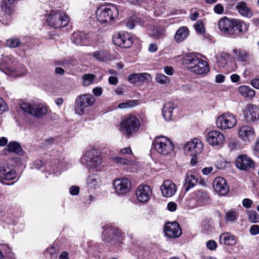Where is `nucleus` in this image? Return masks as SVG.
<instances>
[{"label":"nucleus","mask_w":259,"mask_h":259,"mask_svg":"<svg viewBox=\"0 0 259 259\" xmlns=\"http://www.w3.org/2000/svg\"><path fill=\"white\" fill-rule=\"evenodd\" d=\"M164 72L167 75H171L173 74L174 70L171 67L165 66L164 68Z\"/></svg>","instance_id":"nucleus-64"},{"label":"nucleus","mask_w":259,"mask_h":259,"mask_svg":"<svg viewBox=\"0 0 259 259\" xmlns=\"http://www.w3.org/2000/svg\"><path fill=\"white\" fill-rule=\"evenodd\" d=\"M20 107L24 112L38 118L45 116L48 112L47 106L42 103L31 105L26 102L21 101L20 103Z\"/></svg>","instance_id":"nucleus-6"},{"label":"nucleus","mask_w":259,"mask_h":259,"mask_svg":"<svg viewBox=\"0 0 259 259\" xmlns=\"http://www.w3.org/2000/svg\"><path fill=\"white\" fill-rule=\"evenodd\" d=\"M150 76V74L147 73H133L128 76V79L132 83L138 82H144L148 81V77Z\"/></svg>","instance_id":"nucleus-28"},{"label":"nucleus","mask_w":259,"mask_h":259,"mask_svg":"<svg viewBox=\"0 0 259 259\" xmlns=\"http://www.w3.org/2000/svg\"><path fill=\"white\" fill-rule=\"evenodd\" d=\"M14 0L3 1L0 11V17L2 19L3 23L5 21L11 19V15L12 13V3Z\"/></svg>","instance_id":"nucleus-21"},{"label":"nucleus","mask_w":259,"mask_h":259,"mask_svg":"<svg viewBox=\"0 0 259 259\" xmlns=\"http://www.w3.org/2000/svg\"><path fill=\"white\" fill-rule=\"evenodd\" d=\"M112 40L114 45L123 48H128L133 44L132 36L128 32L116 33L113 35Z\"/></svg>","instance_id":"nucleus-12"},{"label":"nucleus","mask_w":259,"mask_h":259,"mask_svg":"<svg viewBox=\"0 0 259 259\" xmlns=\"http://www.w3.org/2000/svg\"><path fill=\"white\" fill-rule=\"evenodd\" d=\"M120 153L121 154H123V155H124L126 154H132V151L130 147H126V148H124L121 149L120 151Z\"/></svg>","instance_id":"nucleus-62"},{"label":"nucleus","mask_w":259,"mask_h":259,"mask_svg":"<svg viewBox=\"0 0 259 259\" xmlns=\"http://www.w3.org/2000/svg\"><path fill=\"white\" fill-rule=\"evenodd\" d=\"M49 25L55 28L67 26L69 22L68 15L64 12L60 10L51 11L47 19Z\"/></svg>","instance_id":"nucleus-5"},{"label":"nucleus","mask_w":259,"mask_h":259,"mask_svg":"<svg viewBox=\"0 0 259 259\" xmlns=\"http://www.w3.org/2000/svg\"><path fill=\"white\" fill-rule=\"evenodd\" d=\"M8 109V107L5 101L0 98V114L3 113Z\"/></svg>","instance_id":"nucleus-51"},{"label":"nucleus","mask_w":259,"mask_h":259,"mask_svg":"<svg viewBox=\"0 0 259 259\" xmlns=\"http://www.w3.org/2000/svg\"><path fill=\"white\" fill-rule=\"evenodd\" d=\"M213 187L214 190L221 195H226L229 191L226 180L222 177H217L214 179Z\"/></svg>","instance_id":"nucleus-22"},{"label":"nucleus","mask_w":259,"mask_h":259,"mask_svg":"<svg viewBox=\"0 0 259 259\" xmlns=\"http://www.w3.org/2000/svg\"><path fill=\"white\" fill-rule=\"evenodd\" d=\"M140 123L135 116L127 115L124 117L120 123L119 131L127 137L136 133L139 130Z\"/></svg>","instance_id":"nucleus-4"},{"label":"nucleus","mask_w":259,"mask_h":259,"mask_svg":"<svg viewBox=\"0 0 259 259\" xmlns=\"http://www.w3.org/2000/svg\"><path fill=\"white\" fill-rule=\"evenodd\" d=\"M234 52L237 57L238 60L242 62H246L249 59V55L244 50H234Z\"/></svg>","instance_id":"nucleus-39"},{"label":"nucleus","mask_w":259,"mask_h":259,"mask_svg":"<svg viewBox=\"0 0 259 259\" xmlns=\"http://www.w3.org/2000/svg\"><path fill=\"white\" fill-rule=\"evenodd\" d=\"M167 209L170 211H174L176 210L177 204L174 202H170L167 204Z\"/></svg>","instance_id":"nucleus-57"},{"label":"nucleus","mask_w":259,"mask_h":259,"mask_svg":"<svg viewBox=\"0 0 259 259\" xmlns=\"http://www.w3.org/2000/svg\"><path fill=\"white\" fill-rule=\"evenodd\" d=\"M93 93L96 96H100L102 94V89L101 87H97L93 90Z\"/></svg>","instance_id":"nucleus-59"},{"label":"nucleus","mask_w":259,"mask_h":259,"mask_svg":"<svg viewBox=\"0 0 259 259\" xmlns=\"http://www.w3.org/2000/svg\"><path fill=\"white\" fill-rule=\"evenodd\" d=\"M18 179L17 174L15 170L9 166L8 164H4L0 167V181L2 184H13V183L10 184L6 182Z\"/></svg>","instance_id":"nucleus-11"},{"label":"nucleus","mask_w":259,"mask_h":259,"mask_svg":"<svg viewBox=\"0 0 259 259\" xmlns=\"http://www.w3.org/2000/svg\"><path fill=\"white\" fill-rule=\"evenodd\" d=\"M153 145L158 153L164 155L170 154L174 149L172 142L164 136L156 138L153 142Z\"/></svg>","instance_id":"nucleus-9"},{"label":"nucleus","mask_w":259,"mask_h":259,"mask_svg":"<svg viewBox=\"0 0 259 259\" xmlns=\"http://www.w3.org/2000/svg\"><path fill=\"white\" fill-rule=\"evenodd\" d=\"M175 108L174 104L172 102H168L164 104L162 110V115L166 121L171 120L172 111Z\"/></svg>","instance_id":"nucleus-31"},{"label":"nucleus","mask_w":259,"mask_h":259,"mask_svg":"<svg viewBox=\"0 0 259 259\" xmlns=\"http://www.w3.org/2000/svg\"><path fill=\"white\" fill-rule=\"evenodd\" d=\"M203 149V144L201 140L198 138H194L192 141L188 142L184 147L185 152L191 156L199 154Z\"/></svg>","instance_id":"nucleus-13"},{"label":"nucleus","mask_w":259,"mask_h":259,"mask_svg":"<svg viewBox=\"0 0 259 259\" xmlns=\"http://www.w3.org/2000/svg\"><path fill=\"white\" fill-rule=\"evenodd\" d=\"M115 192L118 194H124L130 191L131 183L126 178L116 179L113 183Z\"/></svg>","instance_id":"nucleus-14"},{"label":"nucleus","mask_w":259,"mask_h":259,"mask_svg":"<svg viewBox=\"0 0 259 259\" xmlns=\"http://www.w3.org/2000/svg\"><path fill=\"white\" fill-rule=\"evenodd\" d=\"M45 163L41 160H37L34 162L33 166L35 168L39 169Z\"/></svg>","instance_id":"nucleus-60"},{"label":"nucleus","mask_w":259,"mask_h":259,"mask_svg":"<svg viewBox=\"0 0 259 259\" xmlns=\"http://www.w3.org/2000/svg\"><path fill=\"white\" fill-rule=\"evenodd\" d=\"M244 114L247 122H255L259 119V107L253 104H247L245 107Z\"/></svg>","instance_id":"nucleus-15"},{"label":"nucleus","mask_w":259,"mask_h":259,"mask_svg":"<svg viewBox=\"0 0 259 259\" xmlns=\"http://www.w3.org/2000/svg\"><path fill=\"white\" fill-rule=\"evenodd\" d=\"M182 63L188 70L196 74H205L209 71L207 63L194 53L184 55L182 58Z\"/></svg>","instance_id":"nucleus-1"},{"label":"nucleus","mask_w":259,"mask_h":259,"mask_svg":"<svg viewBox=\"0 0 259 259\" xmlns=\"http://www.w3.org/2000/svg\"><path fill=\"white\" fill-rule=\"evenodd\" d=\"M152 35L156 39L161 38L164 36V29L163 27H156L152 30Z\"/></svg>","instance_id":"nucleus-40"},{"label":"nucleus","mask_w":259,"mask_h":259,"mask_svg":"<svg viewBox=\"0 0 259 259\" xmlns=\"http://www.w3.org/2000/svg\"><path fill=\"white\" fill-rule=\"evenodd\" d=\"M207 142L213 146H222L225 142V136L218 131H209L206 136Z\"/></svg>","instance_id":"nucleus-16"},{"label":"nucleus","mask_w":259,"mask_h":259,"mask_svg":"<svg viewBox=\"0 0 259 259\" xmlns=\"http://www.w3.org/2000/svg\"><path fill=\"white\" fill-rule=\"evenodd\" d=\"M253 129L249 126H243L239 131V137L246 142H249L254 138Z\"/></svg>","instance_id":"nucleus-25"},{"label":"nucleus","mask_w":259,"mask_h":259,"mask_svg":"<svg viewBox=\"0 0 259 259\" xmlns=\"http://www.w3.org/2000/svg\"><path fill=\"white\" fill-rule=\"evenodd\" d=\"M206 245L207 248L211 250H214L217 247V242L213 240L207 241L206 243Z\"/></svg>","instance_id":"nucleus-50"},{"label":"nucleus","mask_w":259,"mask_h":259,"mask_svg":"<svg viewBox=\"0 0 259 259\" xmlns=\"http://www.w3.org/2000/svg\"><path fill=\"white\" fill-rule=\"evenodd\" d=\"M214 12L219 14H221L224 12V7L220 4H217L213 8Z\"/></svg>","instance_id":"nucleus-54"},{"label":"nucleus","mask_w":259,"mask_h":259,"mask_svg":"<svg viewBox=\"0 0 259 259\" xmlns=\"http://www.w3.org/2000/svg\"><path fill=\"white\" fill-rule=\"evenodd\" d=\"M95 102V99L91 94H81L78 96L74 103L75 113L79 115H83L84 109L92 106Z\"/></svg>","instance_id":"nucleus-8"},{"label":"nucleus","mask_w":259,"mask_h":259,"mask_svg":"<svg viewBox=\"0 0 259 259\" xmlns=\"http://www.w3.org/2000/svg\"><path fill=\"white\" fill-rule=\"evenodd\" d=\"M6 150L9 152L15 153L19 155H22L24 153L20 144L16 141L9 143L7 145Z\"/></svg>","instance_id":"nucleus-30"},{"label":"nucleus","mask_w":259,"mask_h":259,"mask_svg":"<svg viewBox=\"0 0 259 259\" xmlns=\"http://www.w3.org/2000/svg\"><path fill=\"white\" fill-rule=\"evenodd\" d=\"M248 220L250 222L254 223L259 222V214L253 210H249L247 212Z\"/></svg>","instance_id":"nucleus-44"},{"label":"nucleus","mask_w":259,"mask_h":259,"mask_svg":"<svg viewBox=\"0 0 259 259\" xmlns=\"http://www.w3.org/2000/svg\"><path fill=\"white\" fill-rule=\"evenodd\" d=\"M252 87L256 89H259V78L253 79L251 81Z\"/></svg>","instance_id":"nucleus-61"},{"label":"nucleus","mask_w":259,"mask_h":259,"mask_svg":"<svg viewBox=\"0 0 259 259\" xmlns=\"http://www.w3.org/2000/svg\"><path fill=\"white\" fill-rule=\"evenodd\" d=\"M194 198L198 203H204L207 202L209 199L208 193L204 191L199 190L194 192Z\"/></svg>","instance_id":"nucleus-33"},{"label":"nucleus","mask_w":259,"mask_h":259,"mask_svg":"<svg viewBox=\"0 0 259 259\" xmlns=\"http://www.w3.org/2000/svg\"><path fill=\"white\" fill-rule=\"evenodd\" d=\"M250 233L252 235L259 234V226L257 225H252L250 228Z\"/></svg>","instance_id":"nucleus-53"},{"label":"nucleus","mask_w":259,"mask_h":259,"mask_svg":"<svg viewBox=\"0 0 259 259\" xmlns=\"http://www.w3.org/2000/svg\"><path fill=\"white\" fill-rule=\"evenodd\" d=\"M198 182V179L196 178L194 175L188 174L185 178L184 184L185 190L188 191L191 188L194 187Z\"/></svg>","instance_id":"nucleus-35"},{"label":"nucleus","mask_w":259,"mask_h":259,"mask_svg":"<svg viewBox=\"0 0 259 259\" xmlns=\"http://www.w3.org/2000/svg\"><path fill=\"white\" fill-rule=\"evenodd\" d=\"M239 93L244 97L249 99L253 98L255 94V91L247 85H241L239 88Z\"/></svg>","instance_id":"nucleus-34"},{"label":"nucleus","mask_w":259,"mask_h":259,"mask_svg":"<svg viewBox=\"0 0 259 259\" xmlns=\"http://www.w3.org/2000/svg\"><path fill=\"white\" fill-rule=\"evenodd\" d=\"M137 101L136 100H130L126 102L121 103L118 104V108L119 109H125L132 107H134L137 105Z\"/></svg>","instance_id":"nucleus-48"},{"label":"nucleus","mask_w":259,"mask_h":259,"mask_svg":"<svg viewBox=\"0 0 259 259\" xmlns=\"http://www.w3.org/2000/svg\"><path fill=\"white\" fill-rule=\"evenodd\" d=\"M118 81V78L115 76H110L108 78V82L110 84L115 85Z\"/></svg>","instance_id":"nucleus-63"},{"label":"nucleus","mask_w":259,"mask_h":259,"mask_svg":"<svg viewBox=\"0 0 259 259\" xmlns=\"http://www.w3.org/2000/svg\"><path fill=\"white\" fill-rule=\"evenodd\" d=\"M104 240L110 242L111 244H115L119 241V233L117 230L109 229L103 232Z\"/></svg>","instance_id":"nucleus-26"},{"label":"nucleus","mask_w":259,"mask_h":259,"mask_svg":"<svg viewBox=\"0 0 259 259\" xmlns=\"http://www.w3.org/2000/svg\"><path fill=\"white\" fill-rule=\"evenodd\" d=\"M156 80L157 82L161 84H166L169 82V78L162 73L158 74L156 76Z\"/></svg>","instance_id":"nucleus-45"},{"label":"nucleus","mask_w":259,"mask_h":259,"mask_svg":"<svg viewBox=\"0 0 259 259\" xmlns=\"http://www.w3.org/2000/svg\"><path fill=\"white\" fill-rule=\"evenodd\" d=\"M194 28L196 32L200 34H203L205 32V28L203 22L199 20L194 25Z\"/></svg>","instance_id":"nucleus-49"},{"label":"nucleus","mask_w":259,"mask_h":259,"mask_svg":"<svg viewBox=\"0 0 259 259\" xmlns=\"http://www.w3.org/2000/svg\"><path fill=\"white\" fill-rule=\"evenodd\" d=\"M233 19H228L226 17L222 18L218 22V27L220 31L225 35L232 37L233 32Z\"/></svg>","instance_id":"nucleus-17"},{"label":"nucleus","mask_w":259,"mask_h":259,"mask_svg":"<svg viewBox=\"0 0 259 259\" xmlns=\"http://www.w3.org/2000/svg\"><path fill=\"white\" fill-rule=\"evenodd\" d=\"M189 35V30L186 26H181L177 31L174 39L176 42L180 43L183 41Z\"/></svg>","instance_id":"nucleus-29"},{"label":"nucleus","mask_w":259,"mask_h":259,"mask_svg":"<svg viewBox=\"0 0 259 259\" xmlns=\"http://www.w3.org/2000/svg\"><path fill=\"white\" fill-rule=\"evenodd\" d=\"M6 44L7 47L15 48L20 46L21 44V42L19 38L14 37L7 39Z\"/></svg>","instance_id":"nucleus-42"},{"label":"nucleus","mask_w":259,"mask_h":259,"mask_svg":"<svg viewBox=\"0 0 259 259\" xmlns=\"http://www.w3.org/2000/svg\"><path fill=\"white\" fill-rule=\"evenodd\" d=\"M233 37H237L241 34L246 32L248 30V24L244 21L237 19H233Z\"/></svg>","instance_id":"nucleus-24"},{"label":"nucleus","mask_w":259,"mask_h":259,"mask_svg":"<svg viewBox=\"0 0 259 259\" xmlns=\"http://www.w3.org/2000/svg\"><path fill=\"white\" fill-rule=\"evenodd\" d=\"M162 195L164 197H170L175 195L177 191V186L170 180H165L160 187Z\"/></svg>","instance_id":"nucleus-23"},{"label":"nucleus","mask_w":259,"mask_h":259,"mask_svg":"<svg viewBox=\"0 0 259 259\" xmlns=\"http://www.w3.org/2000/svg\"><path fill=\"white\" fill-rule=\"evenodd\" d=\"M15 62V59L11 55H3L0 70L5 74L13 77H18L26 74L27 69L21 64L18 63L16 69L9 66Z\"/></svg>","instance_id":"nucleus-2"},{"label":"nucleus","mask_w":259,"mask_h":259,"mask_svg":"<svg viewBox=\"0 0 259 259\" xmlns=\"http://www.w3.org/2000/svg\"><path fill=\"white\" fill-rule=\"evenodd\" d=\"M110 159H111L113 162L120 163L123 165H128L130 164V161L128 159H127L125 158L120 157H113L110 156Z\"/></svg>","instance_id":"nucleus-47"},{"label":"nucleus","mask_w":259,"mask_h":259,"mask_svg":"<svg viewBox=\"0 0 259 259\" xmlns=\"http://www.w3.org/2000/svg\"><path fill=\"white\" fill-rule=\"evenodd\" d=\"M118 10L113 4L101 6L97 11L98 20L101 23H108L117 18Z\"/></svg>","instance_id":"nucleus-7"},{"label":"nucleus","mask_w":259,"mask_h":259,"mask_svg":"<svg viewBox=\"0 0 259 259\" xmlns=\"http://www.w3.org/2000/svg\"><path fill=\"white\" fill-rule=\"evenodd\" d=\"M164 232L165 235L170 238H178L182 234L181 228L176 222L166 223L164 228Z\"/></svg>","instance_id":"nucleus-20"},{"label":"nucleus","mask_w":259,"mask_h":259,"mask_svg":"<svg viewBox=\"0 0 259 259\" xmlns=\"http://www.w3.org/2000/svg\"><path fill=\"white\" fill-rule=\"evenodd\" d=\"M95 58L99 61H103L107 58V53L103 51H95L93 53Z\"/></svg>","instance_id":"nucleus-43"},{"label":"nucleus","mask_w":259,"mask_h":259,"mask_svg":"<svg viewBox=\"0 0 259 259\" xmlns=\"http://www.w3.org/2000/svg\"><path fill=\"white\" fill-rule=\"evenodd\" d=\"M87 38V35L83 32H74L72 34L73 41L77 45H83Z\"/></svg>","instance_id":"nucleus-37"},{"label":"nucleus","mask_w":259,"mask_h":259,"mask_svg":"<svg viewBox=\"0 0 259 259\" xmlns=\"http://www.w3.org/2000/svg\"><path fill=\"white\" fill-rule=\"evenodd\" d=\"M219 239L220 242L221 244L228 246H233L236 243V239L235 236L228 232H225L221 234Z\"/></svg>","instance_id":"nucleus-27"},{"label":"nucleus","mask_w":259,"mask_h":259,"mask_svg":"<svg viewBox=\"0 0 259 259\" xmlns=\"http://www.w3.org/2000/svg\"><path fill=\"white\" fill-rule=\"evenodd\" d=\"M95 75L93 74H85L82 76V85L88 86L93 83Z\"/></svg>","instance_id":"nucleus-41"},{"label":"nucleus","mask_w":259,"mask_h":259,"mask_svg":"<svg viewBox=\"0 0 259 259\" xmlns=\"http://www.w3.org/2000/svg\"><path fill=\"white\" fill-rule=\"evenodd\" d=\"M252 204V201L248 198H245L242 201V205L243 206L246 208H249L251 207Z\"/></svg>","instance_id":"nucleus-55"},{"label":"nucleus","mask_w":259,"mask_h":259,"mask_svg":"<svg viewBox=\"0 0 259 259\" xmlns=\"http://www.w3.org/2000/svg\"><path fill=\"white\" fill-rule=\"evenodd\" d=\"M102 161L101 152L94 148L86 150L81 158V162L88 169H93L100 165Z\"/></svg>","instance_id":"nucleus-3"},{"label":"nucleus","mask_w":259,"mask_h":259,"mask_svg":"<svg viewBox=\"0 0 259 259\" xmlns=\"http://www.w3.org/2000/svg\"><path fill=\"white\" fill-rule=\"evenodd\" d=\"M236 8L239 14L243 16L250 17L252 15L251 10L245 2H241L238 3Z\"/></svg>","instance_id":"nucleus-32"},{"label":"nucleus","mask_w":259,"mask_h":259,"mask_svg":"<svg viewBox=\"0 0 259 259\" xmlns=\"http://www.w3.org/2000/svg\"><path fill=\"white\" fill-rule=\"evenodd\" d=\"M152 193V190L149 186L140 185L136 189V195L139 201L146 202L150 199Z\"/></svg>","instance_id":"nucleus-19"},{"label":"nucleus","mask_w":259,"mask_h":259,"mask_svg":"<svg viewBox=\"0 0 259 259\" xmlns=\"http://www.w3.org/2000/svg\"><path fill=\"white\" fill-rule=\"evenodd\" d=\"M79 188L76 186H72L70 188L69 193L72 195H76L79 193Z\"/></svg>","instance_id":"nucleus-56"},{"label":"nucleus","mask_w":259,"mask_h":259,"mask_svg":"<svg viewBox=\"0 0 259 259\" xmlns=\"http://www.w3.org/2000/svg\"><path fill=\"white\" fill-rule=\"evenodd\" d=\"M47 252L49 253L52 256H53L54 258L57 257V254L56 253V249L54 246L50 247L49 248L47 251Z\"/></svg>","instance_id":"nucleus-58"},{"label":"nucleus","mask_w":259,"mask_h":259,"mask_svg":"<svg viewBox=\"0 0 259 259\" xmlns=\"http://www.w3.org/2000/svg\"><path fill=\"white\" fill-rule=\"evenodd\" d=\"M237 123L235 116L230 112H227L219 115L216 120L218 127L221 130L230 129Z\"/></svg>","instance_id":"nucleus-10"},{"label":"nucleus","mask_w":259,"mask_h":259,"mask_svg":"<svg viewBox=\"0 0 259 259\" xmlns=\"http://www.w3.org/2000/svg\"><path fill=\"white\" fill-rule=\"evenodd\" d=\"M100 184V179L97 175H92L87 179V185L90 188L96 189L99 186Z\"/></svg>","instance_id":"nucleus-36"},{"label":"nucleus","mask_w":259,"mask_h":259,"mask_svg":"<svg viewBox=\"0 0 259 259\" xmlns=\"http://www.w3.org/2000/svg\"><path fill=\"white\" fill-rule=\"evenodd\" d=\"M236 167L243 170H248L254 167V161L246 155H240L236 159Z\"/></svg>","instance_id":"nucleus-18"},{"label":"nucleus","mask_w":259,"mask_h":259,"mask_svg":"<svg viewBox=\"0 0 259 259\" xmlns=\"http://www.w3.org/2000/svg\"><path fill=\"white\" fill-rule=\"evenodd\" d=\"M229 56L227 53H223L220 56L217 57V62L219 63V65L221 67H224L227 64L226 58H229Z\"/></svg>","instance_id":"nucleus-46"},{"label":"nucleus","mask_w":259,"mask_h":259,"mask_svg":"<svg viewBox=\"0 0 259 259\" xmlns=\"http://www.w3.org/2000/svg\"><path fill=\"white\" fill-rule=\"evenodd\" d=\"M238 217L237 211L235 209H231L225 213V221L228 222H234L237 220Z\"/></svg>","instance_id":"nucleus-38"},{"label":"nucleus","mask_w":259,"mask_h":259,"mask_svg":"<svg viewBox=\"0 0 259 259\" xmlns=\"http://www.w3.org/2000/svg\"><path fill=\"white\" fill-rule=\"evenodd\" d=\"M227 163L223 160H220L216 161L215 165L217 168L223 169L226 167Z\"/></svg>","instance_id":"nucleus-52"}]
</instances>
